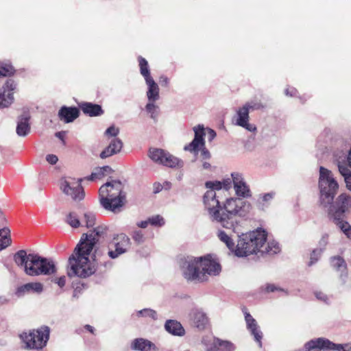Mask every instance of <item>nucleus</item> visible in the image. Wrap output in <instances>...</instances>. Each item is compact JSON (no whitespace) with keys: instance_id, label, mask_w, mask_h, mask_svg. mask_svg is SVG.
<instances>
[{"instance_id":"f257e3e1","label":"nucleus","mask_w":351,"mask_h":351,"mask_svg":"<svg viewBox=\"0 0 351 351\" xmlns=\"http://www.w3.org/2000/svg\"><path fill=\"white\" fill-rule=\"evenodd\" d=\"M203 202L213 221L219 223L224 228L232 229L237 234V225L241 217L244 216L250 208V203L233 197L227 199L222 206L212 191L205 193Z\"/></svg>"},{"instance_id":"f03ea898","label":"nucleus","mask_w":351,"mask_h":351,"mask_svg":"<svg viewBox=\"0 0 351 351\" xmlns=\"http://www.w3.org/2000/svg\"><path fill=\"white\" fill-rule=\"evenodd\" d=\"M105 231L104 227L98 226L82 235L73 253L69 258L67 275L70 278H86L96 271L95 263L90 262L89 256Z\"/></svg>"},{"instance_id":"7ed1b4c3","label":"nucleus","mask_w":351,"mask_h":351,"mask_svg":"<svg viewBox=\"0 0 351 351\" xmlns=\"http://www.w3.org/2000/svg\"><path fill=\"white\" fill-rule=\"evenodd\" d=\"M123 185L119 180H112L103 184L99 190V202L104 208L112 212L125 203Z\"/></svg>"},{"instance_id":"20e7f679","label":"nucleus","mask_w":351,"mask_h":351,"mask_svg":"<svg viewBox=\"0 0 351 351\" xmlns=\"http://www.w3.org/2000/svg\"><path fill=\"white\" fill-rule=\"evenodd\" d=\"M239 237L234 250L236 256L243 257L253 254H261V249L267 241V232L261 228H258L256 230L242 234Z\"/></svg>"},{"instance_id":"39448f33","label":"nucleus","mask_w":351,"mask_h":351,"mask_svg":"<svg viewBox=\"0 0 351 351\" xmlns=\"http://www.w3.org/2000/svg\"><path fill=\"white\" fill-rule=\"evenodd\" d=\"M318 189L320 205L324 208H331V204L339 190V184L332 172L323 167H319Z\"/></svg>"},{"instance_id":"423d86ee","label":"nucleus","mask_w":351,"mask_h":351,"mask_svg":"<svg viewBox=\"0 0 351 351\" xmlns=\"http://www.w3.org/2000/svg\"><path fill=\"white\" fill-rule=\"evenodd\" d=\"M50 330L48 326H42L37 330H29L20 335L24 348L27 350H41L46 345L49 338Z\"/></svg>"},{"instance_id":"0eeeda50","label":"nucleus","mask_w":351,"mask_h":351,"mask_svg":"<svg viewBox=\"0 0 351 351\" xmlns=\"http://www.w3.org/2000/svg\"><path fill=\"white\" fill-rule=\"evenodd\" d=\"M182 276L187 281L203 282L204 278L201 271L200 257L187 256L180 262Z\"/></svg>"},{"instance_id":"6e6552de","label":"nucleus","mask_w":351,"mask_h":351,"mask_svg":"<svg viewBox=\"0 0 351 351\" xmlns=\"http://www.w3.org/2000/svg\"><path fill=\"white\" fill-rule=\"evenodd\" d=\"M30 258L32 260V263H29L31 267L27 268V275L30 276H49L56 272V267L52 260L36 254Z\"/></svg>"},{"instance_id":"1a4fd4ad","label":"nucleus","mask_w":351,"mask_h":351,"mask_svg":"<svg viewBox=\"0 0 351 351\" xmlns=\"http://www.w3.org/2000/svg\"><path fill=\"white\" fill-rule=\"evenodd\" d=\"M149 157L156 163L168 167H182L183 162L168 152L158 148H150Z\"/></svg>"},{"instance_id":"9d476101","label":"nucleus","mask_w":351,"mask_h":351,"mask_svg":"<svg viewBox=\"0 0 351 351\" xmlns=\"http://www.w3.org/2000/svg\"><path fill=\"white\" fill-rule=\"evenodd\" d=\"M130 239L125 234H119L112 239L111 246L109 247L108 254L112 259L118 258L120 255L128 252L130 247Z\"/></svg>"},{"instance_id":"9b49d317","label":"nucleus","mask_w":351,"mask_h":351,"mask_svg":"<svg viewBox=\"0 0 351 351\" xmlns=\"http://www.w3.org/2000/svg\"><path fill=\"white\" fill-rule=\"evenodd\" d=\"M201 271L204 275L202 282L208 280L209 277L218 276L221 271L220 264L210 255L200 257Z\"/></svg>"},{"instance_id":"f8f14e48","label":"nucleus","mask_w":351,"mask_h":351,"mask_svg":"<svg viewBox=\"0 0 351 351\" xmlns=\"http://www.w3.org/2000/svg\"><path fill=\"white\" fill-rule=\"evenodd\" d=\"M82 179L64 180L61 183L63 193L71 197L75 201H80L84 197V189L81 186Z\"/></svg>"},{"instance_id":"ddd939ff","label":"nucleus","mask_w":351,"mask_h":351,"mask_svg":"<svg viewBox=\"0 0 351 351\" xmlns=\"http://www.w3.org/2000/svg\"><path fill=\"white\" fill-rule=\"evenodd\" d=\"M331 206V208H326L328 209V214H333L335 219H339L351 208V197L346 193H342L338 196L335 204L332 203Z\"/></svg>"},{"instance_id":"4468645a","label":"nucleus","mask_w":351,"mask_h":351,"mask_svg":"<svg viewBox=\"0 0 351 351\" xmlns=\"http://www.w3.org/2000/svg\"><path fill=\"white\" fill-rule=\"evenodd\" d=\"M16 88L14 81L9 80L0 89V108L10 106L14 101V91Z\"/></svg>"},{"instance_id":"2eb2a0df","label":"nucleus","mask_w":351,"mask_h":351,"mask_svg":"<svg viewBox=\"0 0 351 351\" xmlns=\"http://www.w3.org/2000/svg\"><path fill=\"white\" fill-rule=\"evenodd\" d=\"M195 132V137L192 142L184 146V149L191 152L196 153L198 151L199 147H204V139L205 130L202 125H198L193 128Z\"/></svg>"},{"instance_id":"dca6fc26","label":"nucleus","mask_w":351,"mask_h":351,"mask_svg":"<svg viewBox=\"0 0 351 351\" xmlns=\"http://www.w3.org/2000/svg\"><path fill=\"white\" fill-rule=\"evenodd\" d=\"M231 177L236 195L244 198L250 197V190L245 182L243 176L238 172H234L231 174Z\"/></svg>"},{"instance_id":"f3484780","label":"nucleus","mask_w":351,"mask_h":351,"mask_svg":"<svg viewBox=\"0 0 351 351\" xmlns=\"http://www.w3.org/2000/svg\"><path fill=\"white\" fill-rule=\"evenodd\" d=\"M250 110L245 104L237 110L235 116V124L241 126L250 132H255L256 128L254 125L249 123Z\"/></svg>"},{"instance_id":"a211bd4d","label":"nucleus","mask_w":351,"mask_h":351,"mask_svg":"<svg viewBox=\"0 0 351 351\" xmlns=\"http://www.w3.org/2000/svg\"><path fill=\"white\" fill-rule=\"evenodd\" d=\"M43 291V285L40 282H29L20 286L16 291V295L18 297H23L27 293L40 294Z\"/></svg>"},{"instance_id":"6ab92c4d","label":"nucleus","mask_w":351,"mask_h":351,"mask_svg":"<svg viewBox=\"0 0 351 351\" xmlns=\"http://www.w3.org/2000/svg\"><path fill=\"white\" fill-rule=\"evenodd\" d=\"M123 147V142L119 138H112L108 146L100 154V157L104 159L119 153Z\"/></svg>"},{"instance_id":"aec40b11","label":"nucleus","mask_w":351,"mask_h":351,"mask_svg":"<svg viewBox=\"0 0 351 351\" xmlns=\"http://www.w3.org/2000/svg\"><path fill=\"white\" fill-rule=\"evenodd\" d=\"M79 114L80 111L76 107L62 106L58 112L60 120L66 123L73 122L79 117Z\"/></svg>"},{"instance_id":"412c9836","label":"nucleus","mask_w":351,"mask_h":351,"mask_svg":"<svg viewBox=\"0 0 351 351\" xmlns=\"http://www.w3.org/2000/svg\"><path fill=\"white\" fill-rule=\"evenodd\" d=\"M34 254H27L25 250H21L14 254V261L19 267H23L24 271L26 274L27 268L31 267L29 264L32 263L30 257L34 256Z\"/></svg>"},{"instance_id":"4be33fe9","label":"nucleus","mask_w":351,"mask_h":351,"mask_svg":"<svg viewBox=\"0 0 351 351\" xmlns=\"http://www.w3.org/2000/svg\"><path fill=\"white\" fill-rule=\"evenodd\" d=\"M191 317L194 326L199 330H204L208 324V318L202 310H193L191 313Z\"/></svg>"},{"instance_id":"5701e85b","label":"nucleus","mask_w":351,"mask_h":351,"mask_svg":"<svg viewBox=\"0 0 351 351\" xmlns=\"http://www.w3.org/2000/svg\"><path fill=\"white\" fill-rule=\"evenodd\" d=\"M327 342L326 339L318 338L307 342L304 347L306 351H328L330 350Z\"/></svg>"},{"instance_id":"b1692460","label":"nucleus","mask_w":351,"mask_h":351,"mask_svg":"<svg viewBox=\"0 0 351 351\" xmlns=\"http://www.w3.org/2000/svg\"><path fill=\"white\" fill-rule=\"evenodd\" d=\"M79 106L82 112L89 117H97L104 114V110L99 104L83 102Z\"/></svg>"},{"instance_id":"393cba45","label":"nucleus","mask_w":351,"mask_h":351,"mask_svg":"<svg viewBox=\"0 0 351 351\" xmlns=\"http://www.w3.org/2000/svg\"><path fill=\"white\" fill-rule=\"evenodd\" d=\"M131 348L132 350L139 351H154L156 350V346L154 343L143 338L134 339Z\"/></svg>"},{"instance_id":"a878e982","label":"nucleus","mask_w":351,"mask_h":351,"mask_svg":"<svg viewBox=\"0 0 351 351\" xmlns=\"http://www.w3.org/2000/svg\"><path fill=\"white\" fill-rule=\"evenodd\" d=\"M29 117L27 114L22 115L18 118L16 132L19 136H25L30 132L29 123Z\"/></svg>"},{"instance_id":"bb28decb","label":"nucleus","mask_w":351,"mask_h":351,"mask_svg":"<svg viewBox=\"0 0 351 351\" xmlns=\"http://www.w3.org/2000/svg\"><path fill=\"white\" fill-rule=\"evenodd\" d=\"M165 330L170 334L182 337L185 334V330L182 324L176 320L169 319L165 324Z\"/></svg>"},{"instance_id":"cd10ccee","label":"nucleus","mask_w":351,"mask_h":351,"mask_svg":"<svg viewBox=\"0 0 351 351\" xmlns=\"http://www.w3.org/2000/svg\"><path fill=\"white\" fill-rule=\"evenodd\" d=\"M148 86L147 97L149 101H156L159 99V87L153 78L145 81Z\"/></svg>"},{"instance_id":"c85d7f7f","label":"nucleus","mask_w":351,"mask_h":351,"mask_svg":"<svg viewBox=\"0 0 351 351\" xmlns=\"http://www.w3.org/2000/svg\"><path fill=\"white\" fill-rule=\"evenodd\" d=\"M337 166L339 173L344 178L346 187L351 191V171L345 163L344 159L338 158Z\"/></svg>"},{"instance_id":"c756f323","label":"nucleus","mask_w":351,"mask_h":351,"mask_svg":"<svg viewBox=\"0 0 351 351\" xmlns=\"http://www.w3.org/2000/svg\"><path fill=\"white\" fill-rule=\"evenodd\" d=\"M112 171V169L109 166H104L102 167H97L94 169L92 173L86 177L85 179L93 181L96 179H101L103 177L110 174Z\"/></svg>"},{"instance_id":"7c9ffc66","label":"nucleus","mask_w":351,"mask_h":351,"mask_svg":"<svg viewBox=\"0 0 351 351\" xmlns=\"http://www.w3.org/2000/svg\"><path fill=\"white\" fill-rule=\"evenodd\" d=\"M132 317L137 318L151 319L152 320H156L158 319V314L156 311L152 308H146L142 310L136 311L132 314Z\"/></svg>"},{"instance_id":"2f4dec72","label":"nucleus","mask_w":351,"mask_h":351,"mask_svg":"<svg viewBox=\"0 0 351 351\" xmlns=\"http://www.w3.org/2000/svg\"><path fill=\"white\" fill-rule=\"evenodd\" d=\"M280 250V249L278 242L275 241H269L267 243L265 242V244H263V246L261 249V255L265 254L270 255L276 254L278 253Z\"/></svg>"},{"instance_id":"473e14b6","label":"nucleus","mask_w":351,"mask_h":351,"mask_svg":"<svg viewBox=\"0 0 351 351\" xmlns=\"http://www.w3.org/2000/svg\"><path fill=\"white\" fill-rule=\"evenodd\" d=\"M10 230L8 228H3L0 230V251L10 245Z\"/></svg>"},{"instance_id":"72a5a7b5","label":"nucleus","mask_w":351,"mask_h":351,"mask_svg":"<svg viewBox=\"0 0 351 351\" xmlns=\"http://www.w3.org/2000/svg\"><path fill=\"white\" fill-rule=\"evenodd\" d=\"M242 311L244 314L245 321L246 322V326L249 331L252 330H254L256 328L259 326L258 323L255 319L250 315V313L247 311L246 307L242 308Z\"/></svg>"},{"instance_id":"f704fd0d","label":"nucleus","mask_w":351,"mask_h":351,"mask_svg":"<svg viewBox=\"0 0 351 351\" xmlns=\"http://www.w3.org/2000/svg\"><path fill=\"white\" fill-rule=\"evenodd\" d=\"M217 237L219 239L224 243L228 248L230 250H233L234 249V243L231 236L228 235L223 230H219L217 232Z\"/></svg>"},{"instance_id":"c9c22d12","label":"nucleus","mask_w":351,"mask_h":351,"mask_svg":"<svg viewBox=\"0 0 351 351\" xmlns=\"http://www.w3.org/2000/svg\"><path fill=\"white\" fill-rule=\"evenodd\" d=\"M330 265L334 269L341 272L346 269V263L344 259L339 256L332 257Z\"/></svg>"},{"instance_id":"e433bc0d","label":"nucleus","mask_w":351,"mask_h":351,"mask_svg":"<svg viewBox=\"0 0 351 351\" xmlns=\"http://www.w3.org/2000/svg\"><path fill=\"white\" fill-rule=\"evenodd\" d=\"M139 66H140V72L141 74L143 76L145 80H148V78H152L150 75V71L149 69V65L147 61L142 57L138 58Z\"/></svg>"},{"instance_id":"4c0bfd02","label":"nucleus","mask_w":351,"mask_h":351,"mask_svg":"<svg viewBox=\"0 0 351 351\" xmlns=\"http://www.w3.org/2000/svg\"><path fill=\"white\" fill-rule=\"evenodd\" d=\"M275 193L273 192L265 193L260 197L258 201V206L262 210H264L269 204L274 197Z\"/></svg>"},{"instance_id":"58836bf2","label":"nucleus","mask_w":351,"mask_h":351,"mask_svg":"<svg viewBox=\"0 0 351 351\" xmlns=\"http://www.w3.org/2000/svg\"><path fill=\"white\" fill-rule=\"evenodd\" d=\"M337 226L338 228L343 232V234L347 237V238L351 239V226L350 224L343 220L336 219Z\"/></svg>"},{"instance_id":"ea45409f","label":"nucleus","mask_w":351,"mask_h":351,"mask_svg":"<svg viewBox=\"0 0 351 351\" xmlns=\"http://www.w3.org/2000/svg\"><path fill=\"white\" fill-rule=\"evenodd\" d=\"M66 222L72 228H78L82 223L77 217V215L74 212L69 213L66 217Z\"/></svg>"},{"instance_id":"a19ab883","label":"nucleus","mask_w":351,"mask_h":351,"mask_svg":"<svg viewBox=\"0 0 351 351\" xmlns=\"http://www.w3.org/2000/svg\"><path fill=\"white\" fill-rule=\"evenodd\" d=\"M14 73V67L8 62H0V77H6Z\"/></svg>"},{"instance_id":"79ce46f5","label":"nucleus","mask_w":351,"mask_h":351,"mask_svg":"<svg viewBox=\"0 0 351 351\" xmlns=\"http://www.w3.org/2000/svg\"><path fill=\"white\" fill-rule=\"evenodd\" d=\"M330 350L351 351V343L336 344L328 340Z\"/></svg>"},{"instance_id":"37998d69","label":"nucleus","mask_w":351,"mask_h":351,"mask_svg":"<svg viewBox=\"0 0 351 351\" xmlns=\"http://www.w3.org/2000/svg\"><path fill=\"white\" fill-rule=\"evenodd\" d=\"M245 106H247L250 110H259L265 108V105L262 104L261 100L257 98H254L250 101L246 102Z\"/></svg>"},{"instance_id":"c03bdc74","label":"nucleus","mask_w":351,"mask_h":351,"mask_svg":"<svg viewBox=\"0 0 351 351\" xmlns=\"http://www.w3.org/2000/svg\"><path fill=\"white\" fill-rule=\"evenodd\" d=\"M206 187L209 190L206 192L213 191L215 196L219 199V197L217 195V193L215 191H220L222 189L221 182L220 181H208L205 184Z\"/></svg>"},{"instance_id":"a18cd8bd","label":"nucleus","mask_w":351,"mask_h":351,"mask_svg":"<svg viewBox=\"0 0 351 351\" xmlns=\"http://www.w3.org/2000/svg\"><path fill=\"white\" fill-rule=\"evenodd\" d=\"M217 342L219 345L220 351H234V345L228 341H222L217 338Z\"/></svg>"},{"instance_id":"49530a36","label":"nucleus","mask_w":351,"mask_h":351,"mask_svg":"<svg viewBox=\"0 0 351 351\" xmlns=\"http://www.w3.org/2000/svg\"><path fill=\"white\" fill-rule=\"evenodd\" d=\"M82 223H85L87 228L93 227L95 223V215L92 213H86L84 215Z\"/></svg>"},{"instance_id":"de8ad7c7","label":"nucleus","mask_w":351,"mask_h":351,"mask_svg":"<svg viewBox=\"0 0 351 351\" xmlns=\"http://www.w3.org/2000/svg\"><path fill=\"white\" fill-rule=\"evenodd\" d=\"M322 254V250H313L311 254L310 261L308 263V266L311 267L315 264L321 257Z\"/></svg>"},{"instance_id":"09e8293b","label":"nucleus","mask_w":351,"mask_h":351,"mask_svg":"<svg viewBox=\"0 0 351 351\" xmlns=\"http://www.w3.org/2000/svg\"><path fill=\"white\" fill-rule=\"evenodd\" d=\"M250 334L254 337V340L258 343V346L260 348L262 347V339H263V332L260 329V327L258 326L254 330H252L250 331Z\"/></svg>"},{"instance_id":"8fccbe9b","label":"nucleus","mask_w":351,"mask_h":351,"mask_svg":"<svg viewBox=\"0 0 351 351\" xmlns=\"http://www.w3.org/2000/svg\"><path fill=\"white\" fill-rule=\"evenodd\" d=\"M329 242V234L328 233H324L322 234L320 240L319 241L318 245L319 247L317 250H322V252L324 251L328 243Z\"/></svg>"},{"instance_id":"3c124183","label":"nucleus","mask_w":351,"mask_h":351,"mask_svg":"<svg viewBox=\"0 0 351 351\" xmlns=\"http://www.w3.org/2000/svg\"><path fill=\"white\" fill-rule=\"evenodd\" d=\"M149 221L151 225L154 226H162L165 224L164 219L160 215H156L149 218Z\"/></svg>"},{"instance_id":"603ef678","label":"nucleus","mask_w":351,"mask_h":351,"mask_svg":"<svg viewBox=\"0 0 351 351\" xmlns=\"http://www.w3.org/2000/svg\"><path fill=\"white\" fill-rule=\"evenodd\" d=\"M314 295L315 298L320 302H322L325 304H329L330 298L325 293L321 291H315L314 292Z\"/></svg>"},{"instance_id":"864d4df0","label":"nucleus","mask_w":351,"mask_h":351,"mask_svg":"<svg viewBox=\"0 0 351 351\" xmlns=\"http://www.w3.org/2000/svg\"><path fill=\"white\" fill-rule=\"evenodd\" d=\"M265 292H267V293H270V292H275V291H280V292H284L287 294V292L282 288L279 287H277L276 285H273V284H268L265 286Z\"/></svg>"},{"instance_id":"5fc2aeb1","label":"nucleus","mask_w":351,"mask_h":351,"mask_svg":"<svg viewBox=\"0 0 351 351\" xmlns=\"http://www.w3.org/2000/svg\"><path fill=\"white\" fill-rule=\"evenodd\" d=\"M132 239L138 243H142L144 240V234L141 230H136L133 232Z\"/></svg>"},{"instance_id":"6e6d98bb","label":"nucleus","mask_w":351,"mask_h":351,"mask_svg":"<svg viewBox=\"0 0 351 351\" xmlns=\"http://www.w3.org/2000/svg\"><path fill=\"white\" fill-rule=\"evenodd\" d=\"M119 133V129L114 125L109 127L105 132V134L106 135L113 136L114 138H116Z\"/></svg>"},{"instance_id":"4d7b16f0","label":"nucleus","mask_w":351,"mask_h":351,"mask_svg":"<svg viewBox=\"0 0 351 351\" xmlns=\"http://www.w3.org/2000/svg\"><path fill=\"white\" fill-rule=\"evenodd\" d=\"M155 101H149L145 106V109L147 112L149 114L154 113L158 109V106L154 104Z\"/></svg>"},{"instance_id":"13d9d810","label":"nucleus","mask_w":351,"mask_h":351,"mask_svg":"<svg viewBox=\"0 0 351 351\" xmlns=\"http://www.w3.org/2000/svg\"><path fill=\"white\" fill-rule=\"evenodd\" d=\"M52 282L57 284L60 287H63L66 283V277L64 276H60L59 278H53L51 280Z\"/></svg>"},{"instance_id":"bf43d9fd","label":"nucleus","mask_w":351,"mask_h":351,"mask_svg":"<svg viewBox=\"0 0 351 351\" xmlns=\"http://www.w3.org/2000/svg\"><path fill=\"white\" fill-rule=\"evenodd\" d=\"M206 351H220L219 345H218V342H217V338L213 339V341L207 347Z\"/></svg>"},{"instance_id":"052dcab7","label":"nucleus","mask_w":351,"mask_h":351,"mask_svg":"<svg viewBox=\"0 0 351 351\" xmlns=\"http://www.w3.org/2000/svg\"><path fill=\"white\" fill-rule=\"evenodd\" d=\"M46 160L50 165H55L58 161V158L55 154H47L46 156Z\"/></svg>"},{"instance_id":"680f3d73","label":"nucleus","mask_w":351,"mask_h":351,"mask_svg":"<svg viewBox=\"0 0 351 351\" xmlns=\"http://www.w3.org/2000/svg\"><path fill=\"white\" fill-rule=\"evenodd\" d=\"M232 180L230 178L223 180L221 182L222 189L228 191L232 187Z\"/></svg>"},{"instance_id":"e2e57ef3","label":"nucleus","mask_w":351,"mask_h":351,"mask_svg":"<svg viewBox=\"0 0 351 351\" xmlns=\"http://www.w3.org/2000/svg\"><path fill=\"white\" fill-rule=\"evenodd\" d=\"M285 93L287 96L293 97L297 93V90L294 88H287L285 90Z\"/></svg>"},{"instance_id":"0e129e2a","label":"nucleus","mask_w":351,"mask_h":351,"mask_svg":"<svg viewBox=\"0 0 351 351\" xmlns=\"http://www.w3.org/2000/svg\"><path fill=\"white\" fill-rule=\"evenodd\" d=\"M201 156L204 160H208L210 158V154L208 149L204 147L201 151Z\"/></svg>"},{"instance_id":"69168bd1","label":"nucleus","mask_w":351,"mask_h":351,"mask_svg":"<svg viewBox=\"0 0 351 351\" xmlns=\"http://www.w3.org/2000/svg\"><path fill=\"white\" fill-rule=\"evenodd\" d=\"M154 193H158L163 189V186L159 182H155L153 185Z\"/></svg>"},{"instance_id":"338daca9","label":"nucleus","mask_w":351,"mask_h":351,"mask_svg":"<svg viewBox=\"0 0 351 351\" xmlns=\"http://www.w3.org/2000/svg\"><path fill=\"white\" fill-rule=\"evenodd\" d=\"M161 85L163 86H167L169 84V79L166 76H161L160 78Z\"/></svg>"},{"instance_id":"774afa93","label":"nucleus","mask_w":351,"mask_h":351,"mask_svg":"<svg viewBox=\"0 0 351 351\" xmlns=\"http://www.w3.org/2000/svg\"><path fill=\"white\" fill-rule=\"evenodd\" d=\"M149 223H149V219H148V220L142 221L138 222L137 223V226L139 228H147V226H148Z\"/></svg>"}]
</instances>
